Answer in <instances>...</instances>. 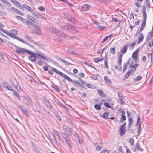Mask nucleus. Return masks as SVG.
<instances>
[{
  "mask_svg": "<svg viewBox=\"0 0 153 153\" xmlns=\"http://www.w3.org/2000/svg\"><path fill=\"white\" fill-rule=\"evenodd\" d=\"M30 54L31 55L29 57L28 59L33 62L36 61L37 58H40L48 62H51L52 60V59L48 57L45 55L44 56L42 55H44L42 53V54H41L37 52H36L34 53L31 52Z\"/></svg>",
  "mask_w": 153,
  "mask_h": 153,
  "instance_id": "nucleus-1",
  "label": "nucleus"
},
{
  "mask_svg": "<svg viewBox=\"0 0 153 153\" xmlns=\"http://www.w3.org/2000/svg\"><path fill=\"white\" fill-rule=\"evenodd\" d=\"M49 30L51 32L54 33L58 36L62 37L63 38L67 37V36L65 35L63 32L60 31L59 29L53 27H50Z\"/></svg>",
  "mask_w": 153,
  "mask_h": 153,
  "instance_id": "nucleus-2",
  "label": "nucleus"
},
{
  "mask_svg": "<svg viewBox=\"0 0 153 153\" xmlns=\"http://www.w3.org/2000/svg\"><path fill=\"white\" fill-rule=\"evenodd\" d=\"M13 45L16 47V51L18 54H22V55H25V53H27L28 54H30L31 52L26 49L23 48H19V47L16 46L14 45Z\"/></svg>",
  "mask_w": 153,
  "mask_h": 153,
  "instance_id": "nucleus-3",
  "label": "nucleus"
},
{
  "mask_svg": "<svg viewBox=\"0 0 153 153\" xmlns=\"http://www.w3.org/2000/svg\"><path fill=\"white\" fill-rule=\"evenodd\" d=\"M52 69H53L54 71V72H55L56 73L59 74V75L65 78V79H66L69 81L70 82H73V80L69 77H68V76L66 75L65 74L57 70L55 68H54L52 67Z\"/></svg>",
  "mask_w": 153,
  "mask_h": 153,
  "instance_id": "nucleus-4",
  "label": "nucleus"
},
{
  "mask_svg": "<svg viewBox=\"0 0 153 153\" xmlns=\"http://www.w3.org/2000/svg\"><path fill=\"white\" fill-rule=\"evenodd\" d=\"M63 14L67 19L71 23L75 24L77 22V21L74 17H72L70 15L67 13L64 12Z\"/></svg>",
  "mask_w": 153,
  "mask_h": 153,
  "instance_id": "nucleus-5",
  "label": "nucleus"
},
{
  "mask_svg": "<svg viewBox=\"0 0 153 153\" xmlns=\"http://www.w3.org/2000/svg\"><path fill=\"white\" fill-rule=\"evenodd\" d=\"M25 38L26 39L28 40L30 42H33L34 44L36 45H37L38 46L41 47L42 46V44H38L37 42L33 41V40L32 39V38L31 36H28L27 34H25L24 35Z\"/></svg>",
  "mask_w": 153,
  "mask_h": 153,
  "instance_id": "nucleus-6",
  "label": "nucleus"
},
{
  "mask_svg": "<svg viewBox=\"0 0 153 153\" xmlns=\"http://www.w3.org/2000/svg\"><path fill=\"white\" fill-rule=\"evenodd\" d=\"M74 27L72 26V25L68 24L62 26L61 27L62 30H68L70 31L71 29H73Z\"/></svg>",
  "mask_w": 153,
  "mask_h": 153,
  "instance_id": "nucleus-7",
  "label": "nucleus"
},
{
  "mask_svg": "<svg viewBox=\"0 0 153 153\" xmlns=\"http://www.w3.org/2000/svg\"><path fill=\"white\" fill-rule=\"evenodd\" d=\"M13 38L16 39L22 42V43L27 44V45H28L29 46H30L31 47H33V46H32L31 44H29L27 42H25L22 39L20 38H19L18 37L16 36H13Z\"/></svg>",
  "mask_w": 153,
  "mask_h": 153,
  "instance_id": "nucleus-8",
  "label": "nucleus"
},
{
  "mask_svg": "<svg viewBox=\"0 0 153 153\" xmlns=\"http://www.w3.org/2000/svg\"><path fill=\"white\" fill-rule=\"evenodd\" d=\"M11 10L13 12L16 13L21 16H23L24 15V14L22 12L14 7H11Z\"/></svg>",
  "mask_w": 153,
  "mask_h": 153,
  "instance_id": "nucleus-9",
  "label": "nucleus"
},
{
  "mask_svg": "<svg viewBox=\"0 0 153 153\" xmlns=\"http://www.w3.org/2000/svg\"><path fill=\"white\" fill-rule=\"evenodd\" d=\"M126 131V128L124 127H122L120 126V129L119 131V132L120 135L121 136H123L124 135Z\"/></svg>",
  "mask_w": 153,
  "mask_h": 153,
  "instance_id": "nucleus-10",
  "label": "nucleus"
},
{
  "mask_svg": "<svg viewBox=\"0 0 153 153\" xmlns=\"http://www.w3.org/2000/svg\"><path fill=\"white\" fill-rule=\"evenodd\" d=\"M118 96L119 100L121 102L120 103L123 104L125 103V101H123V97L122 94L121 92H119L118 93Z\"/></svg>",
  "mask_w": 153,
  "mask_h": 153,
  "instance_id": "nucleus-11",
  "label": "nucleus"
},
{
  "mask_svg": "<svg viewBox=\"0 0 153 153\" xmlns=\"http://www.w3.org/2000/svg\"><path fill=\"white\" fill-rule=\"evenodd\" d=\"M138 49H137L134 51L133 53L132 57L134 60H137L138 59L137 56L138 53Z\"/></svg>",
  "mask_w": 153,
  "mask_h": 153,
  "instance_id": "nucleus-12",
  "label": "nucleus"
},
{
  "mask_svg": "<svg viewBox=\"0 0 153 153\" xmlns=\"http://www.w3.org/2000/svg\"><path fill=\"white\" fill-rule=\"evenodd\" d=\"M19 107L20 108V109L26 115H28V112L27 111V109L25 108L24 107L19 106Z\"/></svg>",
  "mask_w": 153,
  "mask_h": 153,
  "instance_id": "nucleus-13",
  "label": "nucleus"
},
{
  "mask_svg": "<svg viewBox=\"0 0 153 153\" xmlns=\"http://www.w3.org/2000/svg\"><path fill=\"white\" fill-rule=\"evenodd\" d=\"M44 100L46 102L47 106L48 107L51 109H53V107L52 105L50 102L49 101V100L48 99H44Z\"/></svg>",
  "mask_w": 153,
  "mask_h": 153,
  "instance_id": "nucleus-14",
  "label": "nucleus"
},
{
  "mask_svg": "<svg viewBox=\"0 0 153 153\" xmlns=\"http://www.w3.org/2000/svg\"><path fill=\"white\" fill-rule=\"evenodd\" d=\"M64 138L66 142V143L68 145L69 147L71 148L72 147V143L69 140V139L68 137H63Z\"/></svg>",
  "mask_w": 153,
  "mask_h": 153,
  "instance_id": "nucleus-15",
  "label": "nucleus"
},
{
  "mask_svg": "<svg viewBox=\"0 0 153 153\" xmlns=\"http://www.w3.org/2000/svg\"><path fill=\"white\" fill-rule=\"evenodd\" d=\"M11 83L13 86L18 90V84L15 79L11 80Z\"/></svg>",
  "mask_w": 153,
  "mask_h": 153,
  "instance_id": "nucleus-16",
  "label": "nucleus"
},
{
  "mask_svg": "<svg viewBox=\"0 0 153 153\" xmlns=\"http://www.w3.org/2000/svg\"><path fill=\"white\" fill-rule=\"evenodd\" d=\"M128 45H125L122 48L121 51V52L122 53V54H124L125 53L127 50V48L128 47Z\"/></svg>",
  "mask_w": 153,
  "mask_h": 153,
  "instance_id": "nucleus-17",
  "label": "nucleus"
},
{
  "mask_svg": "<svg viewBox=\"0 0 153 153\" xmlns=\"http://www.w3.org/2000/svg\"><path fill=\"white\" fill-rule=\"evenodd\" d=\"M133 71V69L131 70H128L126 74L124 76V77L123 80H125L126 79L130 76L131 73Z\"/></svg>",
  "mask_w": 153,
  "mask_h": 153,
  "instance_id": "nucleus-18",
  "label": "nucleus"
},
{
  "mask_svg": "<svg viewBox=\"0 0 153 153\" xmlns=\"http://www.w3.org/2000/svg\"><path fill=\"white\" fill-rule=\"evenodd\" d=\"M90 6L88 4L83 5L82 7V10L83 11H86L88 10L90 8Z\"/></svg>",
  "mask_w": 153,
  "mask_h": 153,
  "instance_id": "nucleus-19",
  "label": "nucleus"
},
{
  "mask_svg": "<svg viewBox=\"0 0 153 153\" xmlns=\"http://www.w3.org/2000/svg\"><path fill=\"white\" fill-rule=\"evenodd\" d=\"M25 100L27 102V104L28 105L30 106L32 105V103L31 100L29 97H27L25 98Z\"/></svg>",
  "mask_w": 153,
  "mask_h": 153,
  "instance_id": "nucleus-20",
  "label": "nucleus"
},
{
  "mask_svg": "<svg viewBox=\"0 0 153 153\" xmlns=\"http://www.w3.org/2000/svg\"><path fill=\"white\" fill-rule=\"evenodd\" d=\"M50 141L52 143L55 144H57L58 143L54 135H53L52 137L50 140Z\"/></svg>",
  "mask_w": 153,
  "mask_h": 153,
  "instance_id": "nucleus-21",
  "label": "nucleus"
},
{
  "mask_svg": "<svg viewBox=\"0 0 153 153\" xmlns=\"http://www.w3.org/2000/svg\"><path fill=\"white\" fill-rule=\"evenodd\" d=\"M23 7L25 8L27 10L30 12H32L33 10L32 8L26 4H23Z\"/></svg>",
  "mask_w": 153,
  "mask_h": 153,
  "instance_id": "nucleus-22",
  "label": "nucleus"
},
{
  "mask_svg": "<svg viewBox=\"0 0 153 153\" xmlns=\"http://www.w3.org/2000/svg\"><path fill=\"white\" fill-rule=\"evenodd\" d=\"M64 130H65V132L67 136H70L71 135V133L70 131V128H65Z\"/></svg>",
  "mask_w": 153,
  "mask_h": 153,
  "instance_id": "nucleus-23",
  "label": "nucleus"
},
{
  "mask_svg": "<svg viewBox=\"0 0 153 153\" xmlns=\"http://www.w3.org/2000/svg\"><path fill=\"white\" fill-rule=\"evenodd\" d=\"M138 43L141 42L144 39V36L142 33H140L138 37Z\"/></svg>",
  "mask_w": 153,
  "mask_h": 153,
  "instance_id": "nucleus-24",
  "label": "nucleus"
},
{
  "mask_svg": "<svg viewBox=\"0 0 153 153\" xmlns=\"http://www.w3.org/2000/svg\"><path fill=\"white\" fill-rule=\"evenodd\" d=\"M123 56L122 54H120L118 58V66H120L121 65L122 58Z\"/></svg>",
  "mask_w": 153,
  "mask_h": 153,
  "instance_id": "nucleus-25",
  "label": "nucleus"
},
{
  "mask_svg": "<svg viewBox=\"0 0 153 153\" xmlns=\"http://www.w3.org/2000/svg\"><path fill=\"white\" fill-rule=\"evenodd\" d=\"M0 30H1V31H2L3 33H5L6 35H7L10 36V37H13V36L10 33H9L7 31H6L5 30L3 29L0 28Z\"/></svg>",
  "mask_w": 153,
  "mask_h": 153,
  "instance_id": "nucleus-26",
  "label": "nucleus"
},
{
  "mask_svg": "<svg viewBox=\"0 0 153 153\" xmlns=\"http://www.w3.org/2000/svg\"><path fill=\"white\" fill-rule=\"evenodd\" d=\"M53 85H51V87L54 88L57 92H59L60 91V90L58 88V86L53 84Z\"/></svg>",
  "mask_w": 153,
  "mask_h": 153,
  "instance_id": "nucleus-27",
  "label": "nucleus"
},
{
  "mask_svg": "<svg viewBox=\"0 0 153 153\" xmlns=\"http://www.w3.org/2000/svg\"><path fill=\"white\" fill-rule=\"evenodd\" d=\"M141 130L142 128L141 127V123L140 122L139 123L138 127V130H137V132H138L137 136H139L140 134Z\"/></svg>",
  "mask_w": 153,
  "mask_h": 153,
  "instance_id": "nucleus-28",
  "label": "nucleus"
},
{
  "mask_svg": "<svg viewBox=\"0 0 153 153\" xmlns=\"http://www.w3.org/2000/svg\"><path fill=\"white\" fill-rule=\"evenodd\" d=\"M109 115V113L108 112H105L102 115H100V116L104 118L107 119V118H106Z\"/></svg>",
  "mask_w": 153,
  "mask_h": 153,
  "instance_id": "nucleus-29",
  "label": "nucleus"
},
{
  "mask_svg": "<svg viewBox=\"0 0 153 153\" xmlns=\"http://www.w3.org/2000/svg\"><path fill=\"white\" fill-rule=\"evenodd\" d=\"M104 79L106 82L110 84H112L111 81L109 80V79L107 76H104Z\"/></svg>",
  "mask_w": 153,
  "mask_h": 153,
  "instance_id": "nucleus-30",
  "label": "nucleus"
},
{
  "mask_svg": "<svg viewBox=\"0 0 153 153\" xmlns=\"http://www.w3.org/2000/svg\"><path fill=\"white\" fill-rule=\"evenodd\" d=\"M103 59V57H102L101 59L95 58L94 59V61L96 63H98L99 61H102Z\"/></svg>",
  "mask_w": 153,
  "mask_h": 153,
  "instance_id": "nucleus-31",
  "label": "nucleus"
},
{
  "mask_svg": "<svg viewBox=\"0 0 153 153\" xmlns=\"http://www.w3.org/2000/svg\"><path fill=\"white\" fill-rule=\"evenodd\" d=\"M136 147L137 150L141 152H143L144 150L143 149L140 148V146L138 143H136Z\"/></svg>",
  "mask_w": 153,
  "mask_h": 153,
  "instance_id": "nucleus-32",
  "label": "nucleus"
},
{
  "mask_svg": "<svg viewBox=\"0 0 153 153\" xmlns=\"http://www.w3.org/2000/svg\"><path fill=\"white\" fill-rule=\"evenodd\" d=\"M1 1L5 5L8 6H11V5L7 0H1Z\"/></svg>",
  "mask_w": 153,
  "mask_h": 153,
  "instance_id": "nucleus-33",
  "label": "nucleus"
},
{
  "mask_svg": "<svg viewBox=\"0 0 153 153\" xmlns=\"http://www.w3.org/2000/svg\"><path fill=\"white\" fill-rule=\"evenodd\" d=\"M94 107L97 110H100L101 109V107L100 105L96 104L94 105Z\"/></svg>",
  "mask_w": 153,
  "mask_h": 153,
  "instance_id": "nucleus-34",
  "label": "nucleus"
},
{
  "mask_svg": "<svg viewBox=\"0 0 153 153\" xmlns=\"http://www.w3.org/2000/svg\"><path fill=\"white\" fill-rule=\"evenodd\" d=\"M97 91L101 97L105 96V94L102 90L100 89H98L97 90Z\"/></svg>",
  "mask_w": 153,
  "mask_h": 153,
  "instance_id": "nucleus-35",
  "label": "nucleus"
},
{
  "mask_svg": "<svg viewBox=\"0 0 153 153\" xmlns=\"http://www.w3.org/2000/svg\"><path fill=\"white\" fill-rule=\"evenodd\" d=\"M126 119V117L125 115L124 114H122L121 118L120 120V122L121 123H123V122L125 121Z\"/></svg>",
  "mask_w": 153,
  "mask_h": 153,
  "instance_id": "nucleus-36",
  "label": "nucleus"
},
{
  "mask_svg": "<svg viewBox=\"0 0 153 153\" xmlns=\"http://www.w3.org/2000/svg\"><path fill=\"white\" fill-rule=\"evenodd\" d=\"M13 95L14 96L18 99L20 100V97L19 96L16 91L13 92Z\"/></svg>",
  "mask_w": 153,
  "mask_h": 153,
  "instance_id": "nucleus-37",
  "label": "nucleus"
},
{
  "mask_svg": "<svg viewBox=\"0 0 153 153\" xmlns=\"http://www.w3.org/2000/svg\"><path fill=\"white\" fill-rule=\"evenodd\" d=\"M10 32L13 35L11 34L13 36H14L13 35H16L17 34L18 32L17 30H15L12 29L10 31Z\"/></svg>",
  "mask_w": 153,
  "mask_h": 153,
  "instance_id": "nucleus-38",
  "label": "nucleus"
},
{
  "mask_svg": "<svg viewBox=\"0 0 153 153\" xmlns=\"http://www.w3.org/2000/svg\"><path fill=\"white\" fill-rule=\"evenodd\" d=\"M142 76H138L134 79V82H136L137 81H140L142 79Z\"/></svg>",
  "mask_w": 153,
  "mask_h": 153,
  "instance_id": "nucleus-39",
  "label": "nucleus"
},
{
  "mask_svg": "<svg viewBox=\"0 0 153 153\" xmlns=\"http://www.w3.org/2000/svg\"><path fill=\"white\" fill-rule=\"evenodd\" d=\"M110 52L112 54H114L115 52V48L114 47L111 48L110 49Z\"/></svg>",
  "mask_w": 153,
  "mask_h": 153,
  "instance_id": "nucleus-40",
  "label": "nucleus"
},
{
  "mask_svg": "<svg viewBox=\"0 0 153 153\" xmlns=\"http://www.w3.org/2000/svg\"><path fill=\"white\" fill-rule=\"evenodd\" d=\"M34 27L38 31L41 32V29L39 26L38 25L35 24L34 25Z\"/></svg>",
  "mask_w": 153,
  "mask_h": 153,
  "instance_id": "nucleus-41",
  "label": "nucleus"
},
{
  "mask_svg": "<svg viewBox=\"0 0 153 153\" xmlns=\"http://www.w3.org/2000/svg\"><path fill=\"white\" fill-rule=\"evenodd\" d=\"M98 74H93L91 77L94 80H97L98 79Z\"/></svg>",
  "mask_w": 153,
  "mask_h": 153,
  "instance_id": "nucleus-42",
  "label": "nucleus"
},
{
  "mask_svg": "<svg viewBox=\"0 0 153 153\" xmlns=\"http://www.w3.org/2000/svg\"><path fill=\"white\" fill-rule=\"evenodd\" d=\"M27 25L29 26H33L34 25V24L32 22H31L29 20H27Z\"/></svg>",
  "mask_w": 153,
  "mask_h": 153,
  "instance_id": "nucleus-43",
  "label": "nucleus"
},
{
  "mask_svg": "<svg viewBox=\"0 0 153 153\" xmlns=\"http://www.w3.org/2000/svg\"><path fill=\"white\" fill-rule=\"evenodd\" d=\"M138 65H139L138 64L135 63L134 65H132V67H131V68H132V69H133V71H135L136 70V68Z\"/></svg>",
  "mask_w": 153,
  "mask_h": 153,
  "instance_id": "nucleus-44",
  "label": "nucleus"
},
{
  "mask_svg": "<svg viewBox=\"0 0 153 153\" xmlns=\"http://www.w3.org/2000/svg\"><path fill=\"white\" fill-rule=\"evenodd\" d=\"M33 15L37 19L40 18L41 15L39 13H36L34 14H33Z\"/></svg>",
  "mask_w": 153,
  "mask_h": 153,
  "instance_id": "nucleus-45",
  "label": "nucleus"
},
{
  "mask_svg": "<svg viewBox=\"0 0 153 153\" xmlns=\"http://www.w3.org/2000/svg\"><path fill=\"white\" fill-rule=\"evenodd\" d=\"M143 16L144 17V19L143 21H146V19L147 17V14L146 12H143Z\"/></svg>",
  "mask_w": 153,
  "mask_h": 153,
  "instance_id": "nucleus-46",
  "label": "nucleus"
},
{
  "mask_svg": "<svg viewBox=\"0 0 153 153\" xmlns=\"http://www.w3.org/2000/svg\"><path fill=\"white\" fill-rule=\"evenodd\" d=\"M128 65L125 64H124V65L123 68V73L127 69Z\"/></svg>",
  "mask_w": 153,
  "mask_h": 153,
  "instance_id": "nucleus-47",
  "label": "nucleus"
},
{
  "mask_svg": "<svg viewBox=\"0 0 153 153\" xmlns=\"http://www.w3.org/2000/svg\"><path fill=\"white\" fill-rule=\"evenodd\" d=\"M86 85L87 87L89 88H94V86L92 84H86Z\"/></svg>",
  "mask_w": 153,
  "mask_h": 153,
  "instance_id": "nucleus-48",
  "label": "nucleus"
},
{
  "mask_svg": "<svg viewBox=\"0 0 153 153\" xmlns=\"http://www.w3.org/2000/svg\"><path fill=\"white\" fill-rule=\"evenodd\" d=\"M53 132L58 137L60 138V136L59 135V132L55 130H53Z\"/></svg>",
  "mask_w": 153,
  "mask_h": 153,
  "instance_id": "nucleus-49",
  "label": "nucleus"
},
{
  "mask_svg": "<svg viewBox=\"0 0 153 153\" xmlns=\"http://www.w3.org/2000/svg\"><path fill=\"white\" fill-rule=\"evenodd\" d=\"M105 48H105H104L102 50H100V49L98 51H97V53L98 54H101L102 55Z\"/></svg>",
  "mask_w": 153,
  "mask_h": 153,
  "instance_id": "nucleus-50",
  "label": "nucleus"
},
{
  "mask_svg": "<svg viewBox=\"0 0 153 153\" xmlns=\"http://www.w3.org/2000/svg\"><path fill=\"white\" fill-rule=\"evenodd\" d=\"M7 88H6L7 90H8L11 91L13 92H14V90L12 87L10 86V85L9 86L7 87H6Z\"/></svg>",
  "mask_w": 153,
  "mask_h": 153,
  "instance_id": "nucleus-51",
  "label": "nucleus"
},
{
  "mask_svg": "<svg viewBox=\"0 0 153 153\" xmlns=\"http://www.w3.org/2000/svg\"><path fill=\"white\" fill-rule=\"evenodd\" d=\"M104 105L106 107L111 108V107L108 102H105L104 103Z\"/></svg>",
  "mask_w": 153,
  "mask_h": 153,
  "instance_id": "nucleus-52",
  "label": "nucleus"
},
{
  "mask_svg": "<svg viewBox=\"0 0 153 153\" xmlns=\"http://www.w3.org/2000/svg\"><path fill=\"white\" fill-rule=\"evenodd\" d=\"M73 81L74 82V83L76 85V86L77 87V86H79L80 82H79L78 81L76 80H74Z\"/></svg>",
  "mask_w": 153,
  "mask_h": 153,
  "instance_id": "nucleus-53",
  "label": "nucleus"
},
{
  "mask_svg": "<svg viewBox=\"0 0 153 153\" xmlns=\"http://www.w3.org/2000/svg\"><path fill=\"white\" fill-rule=\"evenodd\" d=\"M146 21H143V23L141 25V27L144 28L146 26Z\"/></svg>",
  "mask_w": 153,
  "mask_h": 153,
  "instance_id": "nucleus-54",
  "label": "nucleus"
},
{
  "mask_svg": "<svg viewBox=\"0 0 153 153\" xmlns=\"http://www.w3.org/2000/svg\"><path fill=\"white\" fill-rule=\"evenodd\" d=\"M9 85L7 82H3V85L4 87L6 88H7L6 87H7Z\"/></svg>",
  "mask_w": 153,
  "mask_h": 153,
  "instance_id": "nucleus-55",
  "label": "nucleus"
},
{
  "mask_svg": "<svg viewBox=\"0 0 153 153\" xmlns=\"http://www.w3.org/2000/svg\"><path fill=\"white\" fill-rule=\"evenodd\" d=\"M38 9L39 10L41 11H44L45 8L43 6H40L38 7Z\"/></svg>",
  "mask_w": 153,
  "mask_h": 153,
  "instance_id": "nucleus-56",
  "label": "nucleus"
},
{
  "mask_svg": "<svg viewBox=\"0 0 153 153\" xmlns=\"http://www.w3.org/2000/svg\"><path fill=\"white\" fill-rule=\"evenodd\" d=\"M137 117L138 118H137V123L136 124V126H137V125H138V124H139V121H140V117L138 115H137Z\"/></svg>",
  "mask_w": 153,
  "mask_h": 153,
  "instance_id": "nucleus-57",
  "label": "nucleus"
},
{
  "mask_svg": "<svg viewBox=\"0 0 153 153\" xmlns=\"http://www.w3.org/2000/svg\"><path fill=\"white\" fill-rule=\"evenodd\" d=\"M27 16L32 22L33 20V19H34V18L32 16L27 15Z\"/></svg>",
  "mask_w": 153,
  "mask_h": 153,
  "instance_id": "nucleus-58",
  "label": "nucleus"
},
{
  "mask_svg": "<svg viewBox=\"0 0 153 153\" xmlns=\"http://www.w3.org/2000/svg\"><path fill=\"white\" fill-rule=\"evenodd\" d=\"M38 64L40 66H41L42 65V60L40 59H39L37 62Z\"/></svg>",
  "mask_w": 153,
  "mask_h": 153,
  "instance_id": "nucleus-59",
  "label": "nucleus"
},
{
  "mask_svg": "<svg viewBox=\"0 0 153 153\" xmlns=\"http://www.w3.org/2000/svg\"><path fill=\"white\" fill-rule=\"evenodd\" d=\"M108 39V37L107 36H106L103 39V41L102 42H101V43H103L105 41L107 40Z\"/></svg>",
  "mask_w": 153,
  "mask_h": 153,
  "instance_id": "nucleus-60",
  "label": "nucleus"
},
{
  "mask_svg": "<svg viewBox=\"0 0 153 153\" xmlns=\"http://www.w3.org/2000/svg\"><path fill=\"white\" fill-rule=\"evenodd\" d=\"M119 150L121 153H124V151L122 149V147L121 146L119 147Z\"/></svg>",
  "mask_w": 153,
  "mask_h": 153,
  "instance_id": "nucleus-61",
  "label": "nucleus"
},
{
  "mask_svg": "<svg viewBox=\"0 0 153 153\" xmlns=\"http://www.w3.org/2000/svg\"><path fill=\"white\" fill-rule=\"evenodd\" d=\"M149 47H151L153 46V42H149L148 44Z\"/></svg>",
  "mask_w": 153,
  "mask_h": 153,
  "instance_id": "nucleus-62",
  "label": "nucleus"
},
{
  "mask_svg": "<svg viewBox=\"0 0 153 153\" xmlns=\"http://www.w3.org/2000/svg\"><path fill=\"white\" fill-rule=\"evenodd\" d=\"M146 5L148 6V8L150 7V4L149 2V0H146Z\"/></svg>",
  "mask_w": 153,
  "mask_h": 153,
  "instance_id": "nucleus-63",
  "label": "nucleus"
},
{
  "mask_svg": "<svg viewBox=\"0 0 153 153\" xmlns=\"http://www.w3.org/2000/svg\"><path fill=\"white\" fill-rule=\"evenodd\" d=\"M129 142L131 143V145H133L134 142V140L133 139L131 138L130 139Z\"/></svg>",
  "mask_w": 153,
  "mask_h": 153,
  "instance_id": "nucleus-64",
  "label": "nucleus"
}]
</instances>
